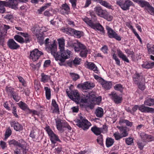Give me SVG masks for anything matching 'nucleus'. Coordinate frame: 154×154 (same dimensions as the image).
I'll list each match as a JSON object with an SVG mask.
<instances>
[{"label":"nucleus","instance_id":"obj_9","mask_svg":"<svg viewBox=\"0 0 154 154\" xmlns=\"http://www.w3.org/2000/svg\"><path fill=\"white\" fill-rule=\"evenodd\" d=\"M106 29L107 31V34L109 37L110 38H114L118 41H120L121 38L118 35L116 32L109 26H107Z\"/></svg>","mask_w":154,"mask_h":154},{"label":"nucleus","instance_id":"obj_57","mask_svg":"<svg viewBox=\"0 0 154 154\" xmlns=\"http://www.w3.org/2000/svg\"><path fill=\"white\" fill-rule=\"evenodd\" d=\"M97 141L98 143L100 145H103V135H100L98 137L97 139Z\"/></svg>","mask_w":154,"mask_h":154},{"label":"nucleus","instance_id":"obj_41","mask_svg":"<svg viewBox=\"0 0 154 154\" xmlns=\"http://www.w3.org/2000/svg\"><path fill=\"white\" fill-rule=\"evenodd\" d=\"M49 39L48 38H46L45 40V42H44V43H45V45L46 46V49L47 51L48 52L51 53V51H49L48 50V48H51V46L53 45H56L55 44L53 43L52 44H51L50 45L48 46V43H49Z\"/></svg>","mask_w":154,"mask_h":154},{"label":"nucleus","instance_id":"obj_53","mask_svg":"<svg viewBox=\"0 0 154 154\" xmlns=\"http://www.w3.org/2000/svg\"><path fill=\"white\" fill-rule=\"evenodd\" d=\"M69 1L72 4V7L73 9L75 10L76 9V2L77 0H69Z\"/></svg>","mask_w":154,"mask_h":154},{"label":"nucleus","instance_id":"obj_52","mask_svg":"<svg viewBox=\"0 0 154 154\" xmlns=\"http://www.w3.org/2000/svg\"><path fill=\"white\" fill-rule=\"evenodd\" d=\"M106 14L105 17H104V18L106 19L108 21H111L113 18V17L112 16L109 14L107 12Z\"/></svg>","mask_w":154,"mask_h":154},{"label":"nucleus","instance_id":"obj_51","mask_svg":"<svg viewBox=\"0 0 154 154\" xmlns=\"http://www.w3.org/2000/svg\"><path fill=\"white\" fill-rule=\"evenodd\" d=\"M73 35H74L77 38H80L82 35V33L80 31L74 29Z\"/></svg>","mask_w":154,"mask_h":154},{"label":"nucleus","instance_id":"obj_43","mask_svg":"<svg viewBox=\"0 0 154 154\" xmlns=\"http://www.w3.org/2000/svg\"><path fill=\"white\" fill-rule=\"evenodd\" d=\"M94 101H88L86 102H83L85 103H87V104L86 105V106L90 109H93L94 106L95 104L94 103Z\"/></svg>","mask_w":154,"mask_h":154},{"label":"nucleus","instance_id":"obj_11","mask_svg":"<svg viewBox=\"0 0 154 154\" xmlns=\"http://www.w3.org/2000/svg\"><path fill=\"white\" fill-rule=\"evenodd\" d=\"M7 45L9 48L12 50H16L20 47V45L13 39H10L7 42Z\"/></svg>","mask_w":154,"mask_h":154},{"label":"nucleus","instance_id":"obj_7","mask_svg":"<svg viewBox=\"0 0 154 154\" xmlns=\"http://www.w3.org/2000/svg\"><path fill=\"white\" fill-rule=\"evenodd\" d=\"M95 86L94 83L87 81L83 83L79 84L77 87L82 90L84 92H86V90L91 89Z\"/></svg>","mask_w":154,"mask_h":154},{"label":"nucleus","instance_id":"obj_32","mask_svg":"<svg viewBox=\"0 0 154 154\" xmlns=\"http://www.w3.org/2000/svg\"><path fill=\"white\" fill-rule=\"evenodd\" d=\"M37 37L38 42L41 45H42L44 43V37L40 34L37 33L36 34Z\"/></svg>","mask_w":154,"mask_h":154},{"label":"nucleus","instance_id":"obj_42","mask_svg":"<svg viewBox=\"0 0 154 154\" xmlns=\"http://www.w3.org/2000/svg\"><path fill=\"white\" fill-rule=\"evenodd\" d=\"M74 30V29H73L70 28H69L64 29L63 32L68 35H73Z\"/></svg>","mask_w":154,"mask_h":154},{"label":"nucleus","instance_id":"obj_48","mask_svg":"<svg viewBox=\"0 0 154 154\" xmlns=\"http://www.w3.org/2000/svg\"><path fill=\"white\" fill-rule=\"evenodd\" d=\"M45 129L50 137H51L54 134L53 131L50 129L49 126H48L46 127V128H45Z\"/></svg>","mask_w":154,"mask_h":154},{"label":"nucleus","instance_id":"obj_39","mask_svg":"<svg viewBox=\"0 0 154 154\" xmlns=\"http://www.w3.org/2000/svg\"><path fill=\"white\" fill-rule=\"evenodd\" d=\"M144 104L149 106H151L154 104V99H149L144 102Z\"/></svg>","mask_w":154,"mask_h":154},{"label":"nucleus","instance_id":"obj_25","mask_svg":"<svg viewBox=\"0 0 154 154\" xmlns=\"http://www.w3.org/2000/svg\"><path fill=\"white\" fill-rule=\"evenodd\" d=\"M70 11V8L69 6L66 4H63L62 5V8L61 10V12L65 11L63 13L64 14H67Z\"/></svg>","mask_w":154,"mask_h":154},{"label":"nucleus","instance_id":"obj_35","mask_svg":"<svg viewBox=\"0 0 154 154\" xmlns=\"http://www.w3.org/2000/svg\"><path fill=\"white\" fill-rule=\"evenodd\" d=\"M52 104L55 108L54 110V112L56 113H59L58 106L55 100L54 99L52 100Z\"/></svg>","mask_w":154,"mask_h":154},{"label":"nucleus","instance_id":"obj_17","mask_svg":"<svg viewBox=\"0 0 154 154\" xmlns=\"http://www.w3.org/2000/svg\"><path fill=\"white\" fill-rule=\"evenodd\" d=\"M86 48V46L80 42L77 41L74 49L75 51L78 52L81 51L82 49Z\"/></svg>","mask_w":154,"mask_h":154},{"label":"nucleus","instance_id":"obj_15","mask_svg":"<svg viewBox=\"0 0 154 154\" xmlns=\"http://www.w3.org/2000/svg\"><path fill=\"white\" fill-rule=\"evenodd\" d=\"M112 96V99L116 103H121L122 98L119 97L116 93L114 92H112L109 94Z\"/></svg>","mask_w":154,"mask_h":154},{"label":"nucleus","instance_id":"obj_62","mask_svg":"<svg viewBox=\"0 0 154 154\" xmlns=\"http://www.w3.org/2000/svg\"><path fill=\"white\" fill-rule=\"evenodd\" d=\"M113 58L115 60L116 64L118 65H120V62L119 60L117 57L116 55L115 54H114L113 55Z\"/></svg>","mask_w":154,"mask_h":154},{"label":"nucleus","instance_id":"obj_16","mask_svg":"<svg viewBox=\"0 0 154 154\" xmlns=\"http://www.w3.org/2000/svg\"><path fill=\"white\" fill-rule=\"evenodd\" d=\"M100 84L106 90H109L112 87V84L110 82H107L103 79H101Z\"/></svg>","mask_w":154,"mask_h":154},{"label":"nucleus","instance_id":"obj_27","mask_svg":"<svg viewBox=\"0 0 154 154\" xmlns=\"http://www.w3.org/2000/svg\"><path fill=\"white\" fill-rule=\"evenodd\" d=\"M10 145H13L14 146H17L21 148H23V145L16 140H13L9 141L8 142Z\"/></svg>","mask_w":154,"mask_h":154},{"label":"nucleus","instance_id":"obj_33","mask_svg":"<svg viewBox=\"0 0 154 154\" xmlns=\"http://www.w3.org/2000/svg\"><path fill=\"white\" fill-rule=\"evenodd\" d=\"M80 56L82 57H86L88 53L90 52V50H87L86 48L85 49H82L80 51Z\"/></svg>","mask_w":154,"mask_h":154},{"label":"nucleus","instance_id":"obj_10","mask_svg":"<svg viewBox=\"0 0 154 154\" xmlns=\"http://www.w3.org/2000/svg\"><path fill=\"white\" fill-rule=\"evenodd\" d=\"M43 54L37 49H35L30 52V58L33 61H35L38 59L39 57Z\"/></svg>","mask_w":154,"mask_h":154},{"label":"nucleus","instance_id":"obj_63","mask_svg":"<svg viewBox=\"0 0 154 154\" xmlns=\"http://www.w3.org/2000/svg\"><path fill=\"white\" fill-rule=\"evenodd\" d=\"M77 40L74 41H69L68 43V46L71 47H75V45Z\"/></svg>","mask_w":154,"mask_h":154},{"label":"nucleus","instance_id":"obj_34","mask_svg":"<svg viewBox=\"0 0 154 154\" xmlns=\"http://www.w3.org/2000/svg\"><path fill=\"white\" fill-rule=\"evenodd\" d=\"M45 91V94L46 98L48 100H50L51 98V89L47 87H45L44 88Z\"/></svg>","mask_w":154,"mask_h":154},{"label":"nucleus","instance_id":"obj_20","mask_svg":"<svg viewBox=\"0 0 154 154\" xmlns=\"http://www.w3.org/2000/svg\"><path fill=\"white\" fill-rule=\"evenodd\" d=\"M133 79L134 82H140L141 81L143 80V78L142 73H139L136 72L133 75Z\"/></svg>","mask_w":154,"mask_h":154},{"label":"nucleus","instance_id":"obj_40","mask_svg":"<svg viewBox=\"0 0 154 154\" xmlns=\"http://www.w3.org/2000/svg\"><path fill=\"white\" fill-rule=\"evenodd\" d=\"M50 140L53 143H55L57 141H60L57 136L54 134L50 137Z\"/></svg>","mask_w":154,"mask_h":154},{"label":"nucleus","instance_id":"obj_14","mask_svg":"<svg viewBox=\"0 0 154 154\" xmlns=\"http://www.w3.org/2000/svg\"><path fill=\"white\" fill-rule=\"evenodd\" d=\"M86 67L91 70H93L94 72L97 74L99 73L97 67L93 63L88 62L86 64Z\"/></svg>","mask_w":154,"mask_h":154},{"label":"nucleus","instance_id":"obj_24","mask_svg":"<svg viewBox=\"0 0 154 154\" xmlns=\"http://www.w3.org/2000/svg\"><path fill=\"white\" fill-rule=\"evenodd\" d=\"M5 1H0V13H3L5 11V6H8Z\"/></svg>","mask_w":154,"mask_h":154},{"label":"nucleus","instance_id":"obj_12","mask_svg":"<svg viewBox=\"0 0 154 154\" xmlns=\"http://www.w3.org/2000/svg\"><path fill=\"white\" fill-rule=\"evenodd\" d=\"M6 1L8 6L15 10L18 9V0H6Z\"/></svg>","mask_w":154,"mask_h":154},{"label":"nucleus","instance_id":"obj_21","mask_svg":"<svg viewBox=\"0 0 154 154\" xmlns=\"http://www.w3.org/2000/svg\"><path fill=\"white\" fill-rule=\"evenodd\" d=\"M91 27L94 29H97L104 33V28L100 23H93Z\"/></svg>","mask_w":154,"mask_h":154},{"label":"nucleus","instance_id":"obj_56","mask_svg":"<svg viewBox=\"0 0 154 154\" xmlns=\"http://www.w3.org/2000/svg\"><path fill=\"white\" fill-rule=\"evenodd\" d=\"M125 142L128 145H130L133 142V139L131 137H129L125 139Z\"/></svg>","mask_w":154,"mask_h":154},{"label":"nucleus","instance_id":"obj_47","mask_svg":"<svg viewBox=\"0 0 154 154\" xmlns=\"http://www.w3.org/2000/svg\"><path fill=\"white\" fill-rule=\"evenodd\" d=\"M42 81L44 82H46L49 79L48 76L45 75L44 73L41 74Z\"/></svg>","mask_w":154,"mask_h":154},{"label":"nucleus","instance_id":"obj_45","mask_svg":"<svg viewBox=\"0 0 154 154\" xmlns=\"http://www.w3.org/2000/svg\"><path fill=\"white\" fill-rule=\"evenodd\" d=\"M142 7H143L145 6L148 7L149 6V4L147 2L141 0L140 3L139 4Z\"/></svg>","mask_w":154,"mask_h":154},{"label":"nucleus","instance_id":"obj_3","mask_svg":"<svg viewBox=\"0 0 154 154\" xmlns=\"http://www.w3.org/2000/svg\"><path fill=\"white\" fill-rule=\"evenodd\" d=\"M101 100V97H97L95 96V95L92 93H88V94L84 95V97H82L81 99V102H86L88 101H96L100 102Z\"/></svg>","mask_w":154,"mask_h":154},{"label":"nucleus","instance_id":"obj_28","mask_svg":"<svg viewBox=\"0 0 154 154\" xmlns=\"http://www.w3.org/2000/svg\"><path fill=\"white\" fill-rule=\"evenodd\" d=\"M39 135L38 130L37 129L32 130L30 133V136L32 138L37 137Z\"/></svg>","mask_w":154,"mask_h":154},{"label":"nucleus","instance_id":"obj_23","mask_svg":"<svg viewBox=\"0 0 154 154\" xmlns=\"http://www.w3.org/2000/svg\"><path fill=\"white\" fill-rule=\"evenodd\" d=\"M119 57L122 59V60L126 62L127 63L129 62V60L126 57V56L120 50H117V51Z\"/></svg>","mask_w":154,"mask_h":154},{"label":"nucleus","instance_id":"obj_38","mask_svg":"<svg viewBox=\"0 0 154 154\" xmlns=\"http://www.w3.org/2000/svg\"><path fill=\"white\" fill-rule=\"evenodd\" d=\"M22 35L25 38V39H24V40L25 41L26 43L30 42L31 39L30 35L28 33L23 32Z\"/></svg>","mask_w":154,"mask_h":154},{"label":"nucleus","instance_id":"obj_22","mask_svg":"<svg viewBox=\"0 0 154 154\" xmlns=\"http://www.w3.org/2000/svg\"><path fill=\"white\" fill-rule=\"evenodd\" d=\"M95 114L97 117L101 118L103 115V110L101 107H98L96 109Z\"/></svg>","mask_w":154,"mask_h":154},{"label":"nucleus","instance_id":"obj_30","mask_svg":"<svg viewBox=\"0 0 154 154\" xmlns=\"http://www.w3.org/2000/svg\"><path fill=\"white\" fill-rule=\"evenodd\" d=\"M114 143V140L111 138L107 137L106 140V145L107 147L112 146Z\"/></svg>","mask_w":154,"mask_h":154},{"label":"nucleus","instance_id":"obj_55","mask_svg":"<svg viewBox=\"0 0 154 154\" xmlns=\"http://www.w3.org/2000/svg\"><path fill=\"white\" fill-rule=\"evenodd\" d=\"M11 134V131L10 128H8L7 129L5 134V138L6 139L10 136Z\"/></svg>","mask_w":154,"mask_h":154},{"label":"nucleus","instance_id":"obj_49","mask_svg":"<svg viewBox=\"0 0 154 154\" xmlns=\"http://www.w3.org/2000/svg\"><path fill=\"white\" fill-rule=\"evenodd\" d=\"M71 75L72 80L74 81H76L79 78V76L77 74L73 73H70Z\"/></svg>","mask_w":154,"mask_h":154},{"label":"nucleus","instance_id":"obj_19","mask_svg":"<svg viewBox=\"0 0 154 154\" xmlns=\"http://www.w3.org/2000/svg\"><path fill=\"white\" fill-rule=\"evenodd\" d=\"M117 128L119 129L120 132V134L123 137L127 136L128 133L126 130V127L123 126H117Z\"/></svg>","mask_w":154,"mask_h":154},{"label":"nucleus","instance_id":"obj_1","mask_svg":"<svg viewBox=\"0 0 154 154\" xmlns=\"http://www.w3.org/2000/svg\"><path fill=\"white\" fill-rule=\"evenodd\" d=\"M51 48H48V50L51 51V53L55 57L56 60L64 62L66 59L70 57L71 52L69 50L65 51L64 49L60 51L61 55H59L57 51L56 45H53Z\"/></svg>","mask_w":154,"mask_h":154},{"label":"nucleus","instance_id":"obj_4","mask_svg":"<svg viewBox=\"0 0 154 154\" xmlns=\"http://www.w3.org/2000/svg\"><path fill=\"white\" fill-rule=\"evenodd\" d=\"M56 122L57 129L61 132L64 131V128H67L69 130L71 129V127L67 123L60 119H58L56 120Z\"/></svg>","mask_w":154,"mask_h":154},{"label":"nucleus","instance_id":"obj_46","mask_svg":"<svg viewBox=\"0 0 154 154\" xmlns=\"http://www.w3.org/2000/svg\"><path fill=\"white\" fill-rule=\"evenodd\" d=\"M113 136L116 140H119L123 138L121 134L118 132H116L114 133Z\"/></svg>","mask_w":154,"mask_h":154},{"label":"nucleus","instance_id":"obj_58","mask_svg":"<svg viewBox=\"0 0 154 154\" xmlns=\"http://www.w3.org/2000/svg\"><path fill=\"white\" fill-rule=\"evenodd\" d=\"M83 20L90 27L93 23L92 21L91 20H90L88 18H85L83 19Z\"/></svg>","mask_w":154,"mask_h":154},{"label":"nucleus","instance_id":"obj_29","mask_svg":"<svg viewBox=\"0 0 154 154\" xmlns=\"http://www.w3.org/2000/svg\"><path fill=\"white\" fill-rule=\"evenodd\" d=\"M154 66V62L152 63L145 62L142 65L143 68L146 69L151 68Z\"/></svg>","mask_w":154,"mask_h":154},{"label":"nucleus","instance_id":"obj_18","mask_svg":"<svg viewBox=\"0 0 154 154\" xmlns=\"http://www.w3.org/2000/svg\"><path fill=\"white\" fill-rule=\"evenodd\" d=\"M11 125V126L14 127V130L17 131H20L23 129V126L17 122L12 121Z\"/></svg>","mask_w":154,"mask_h":154},{"label":"nucleus","instance_id":"obj_44","mask_svg":"<svg viewBox=\"0 0 154 154\" xmlns=\"http://www.w3.org/2000/svg\"><path fill=\"white\" fill-rule=\"evenodd\" d=\"M18 104L20 108L23 110H25L27 108L26 104L22 101L18 103Z\"/></svg>","mask_w":154,"mask_h":154},{"label":"nucleus","instance_id":"obj_36","mask_svg":"<svg viewBox=\"0 0 154 154\" xmlns=\"http://www.w3.org/2000/svg\"><path fill=\"white\" fill-rule=\"evenodd\" d=\"M99 2L102 5L109 9L111 8L112 6L106 2L102 0H99Z\"/></svg>","mask_w":154,"mask_h":154},{"label":"nucleus","instance_id":"obj_59","mask_svg":"<svg viewBox=\"0 0 154 154\" xmlns=\"http://www.w3.org/2000/svg\"><path fill=\"white\" fill-rule=\"evenodd\" d=\"M16 102H18L20 98V97L18 96L17 94L15 93L12 96Z\"/></svg>","mask_w":154,"mask_h":154},{"label":"nucleus","instance_id":"obj_2","mask_svg":"<svg viewBox=\"0 0 154 154\" xmlns=\"http://www.w3.org/2000/svg\"><path fill=\"white\" fill-rule=\"evenodd\" d=\"M76 125L80 128H82L84 130H86L88 129L91 126V123L89 122L85 117L82 116L80 117L79 119L77 120Z\"/></svg>","mask_w":154,"mask_h":154},{"label":"nucleus","instance_id":"obj_5","mask_svg":"<svg viewBox=\"0 0 154 154\" xmlns=\"http://www.w3.org/2000/svg\"><path fill=\"white\" fill-rule=\"evenodd\" d=\"M116 4L119 6L124 11H127L129 9V7L133 6L134 4L130 0H124V1H117Z\"/></svg>","mask_w":154,"mask_h":154},{"label":"nucleus","instance_id":"obj_61","mask_svg":"<svg viewBox=\"0 0 154 154\" xmlns=\"http://www.w3.org/2000/svg\"><path fill=\"white\" fill-rule=\"evenodd\" d=\"M148 8V12L151 15L154 14V8L151 6L150 5L147 7Z\"/></svg>","mask_w":154,"mask_h":154},{"label":"nucleus","instance_id":"obj_31","mask_svg":"<svg viewBox=\"0 0 154 154\" xmlns=\"http://www.w3.org/2000/svg\"><path fill=\"white\" fill-rule=\"evenodd\" d=\"M14 38L15 40L21 44L25 43V41L24 40V39L21 36L18 35H17L14 36Z\"/></svg>","mask_w":154,"mask_h":154},{"label":"nucleus","instance_id":"obj_13","mask_svg":"<svg viewBox=\"0 0 154 154\" xmlns=\"http://www.w3.org/2000/svg\"><path fill=\"white\" fill-rule=\"evenodd\" d=\"M139 110L143 112H154V109L146 106L144 104L139 106Z\"/></svg>","mask_w":154,"mask_h":154},{"label":"nucleus","instance_id":"obj_26","mask_svg":"<svg viewBox=\"0 0 154 154\" xmlns=\"http://www.w3.org/2000/svg\"><path fill=\"white\" fill-rule=\"evenodd\" d=\"M60 51L64 49L65 40L63 38H59L58 40Z\"/></svg>","mask_w":154,"mask_h":154},{"label":"nucleus","instance_id":"obj_37","mask_svg":"<svg viewBox=\"0 0 154 154\" xmlns=\"http://www.w3.org/2000/svg\"><path fill=\"white\" fill-rule=\"evenodd\" d=\"M114 88L115 90L119 91L121 93H122L124 88L122 85L119 84L116 85Z\"/></svg>","mask_w":154,"mask_h":154},{"label":"nucleus","instance_id":"obj_6","mask_svg":"<svg viewBox=\"0 0 154 154\" xmlns=\"http://www.w3.org/2000/svg\"><path fill=\"white\" fill-rule=\"evenodd\" d=\"M91 130L96 135H100L102 133H104L107 132V128L106 125H104L102 127L98 128L94 126L91 128Z\"/></svg>","mask_w":154,"mask_h":154},{"label":"nucleus","instance_id":"obj_60","mask_svg":"<svg viewBox=\"0 0 154 154\" xmlns=\"http://www.w3.org/2000/svg\"><path fill=\"white\" fill-rule=\"evenodd\" d=\"M81 60L78 57H76L72 61L75 65L80 64Z\"/></svg>","mask_w":154,"mask_h":154},{"label":"nucleus","instance_id":"obj_8","mask_svg":"<svg viewBox=\"0 0 154 154\" xmlns=\"http://www.w3.org/2000/svg\"><path fill=\"white\" fill-rule=\"evenodd\" d=\"M66 93L69 98L73 101H76L80 100L79 94L77 90L71 91L70 93H69L68 89H67Z\"/></svg>","mask_w":154,"mask_h":154},{"label":"nucleus","instance_id":"obj_64","mask_svg":"<svg viewBox=\"0 0 154 154\" xmlns=\"http://www.w3.org/2000/svg\"><path fill=\"white\" fill-rule=\"evenodd\" d=\"M137 144L138 147L140 150H142L143 149L145 145L144 143L140 142H137Z\"/></svg>","mask_w":154,"mask_h":154},{"label":"nucleus","instance_id":"obj_54","mask_svg":"<svg viewBox=\"0 0 154 154\" xmlns=\"http://www.w3.org/2000/svg\"><path fill=\"white\" fill-rule=\"evenodd\" d=\"M103 10L99 6L96 7L94 8V11L98 15Z\"/></svg>","mask_w":154,"mask_h":154},{"label":"nucleus","instance_id":"obj_50","mask_svg":"<svg viewBox=\"0 0 154 154\" xmlns=\"http://www.w3.org/2000/svg\"><path fill=\"white\" fill-rule=\"evenodd\" d=\"M6 91L12 96L15 93L14 92V88H8V87H6Z\"/></svg>","mask_w":154,"mask_h":154}]
</instances>
